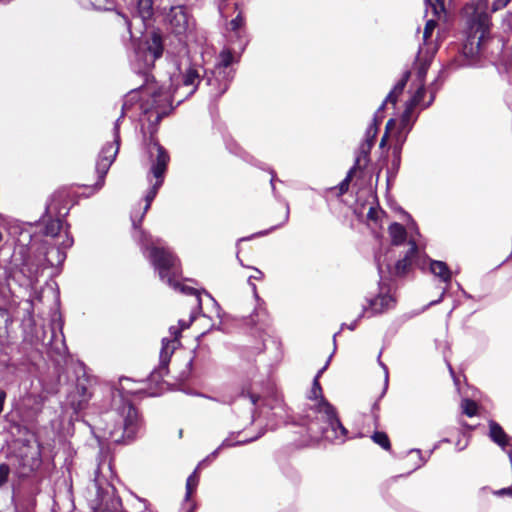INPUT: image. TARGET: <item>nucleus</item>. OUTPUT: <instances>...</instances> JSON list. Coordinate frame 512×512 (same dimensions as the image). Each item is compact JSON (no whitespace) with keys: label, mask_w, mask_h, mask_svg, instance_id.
Listing matches in <instances>:
<instances>
[{"label":"nucleus","mask_w":512,"mask_h":512,"mask_svg":"<svg viewBox=\"0 0 512 512\" xmlns=\"http://www.w3.org/2000/svg\"><path fill=\"white\" fill-rule=\"evenodd\" d=\"M430 272L438 277L442 282L449 284L452 279V272L448 265L439 260H430Z\"/></svg>","instance_id":"obj_24"},{"label":"nucleus","mask_w":512,"mask_h":512,"mask_svg":"<svg viewBox=\"0 0 512 512\" xmlns=\"http://www.w3.org/2000/svg\"><path fill=\"white\" fill-rule=\"evenodd\" d=\"M172 32L176 35L184 34L189 27V18L183 8H173L169 17Z\"/></svg>","instance_id":"obj_21"},{"label":"nucleus","mask_w":512,"mask_h":512,"mask_svg":"<svg viewBox=\"0 0 512 512\" xmlns=\"http://www.w3.org/2000/svg\"><path fill=\"white\" fill-rule=\"evenodd\" d=\"M446 292H447V288H444L443 291L441 292L440 296L438 299L434 300V301H431L428 306H433V305H437L439 304L440 302L443 301L445 295H446Z\"/></svg>","instance_id":"obj_60"},{"label":"nucleus","mask_w":512,"mask_h":512,"mask_svg":"<svg viewBox=\"0 0 512 512\" xmlns=\"http://www.w3.org/2000/svg\"><path fill=\"white\" fill-rule=\"evenodd\" d=\"M396 126V120L391 118L387 121L386 123V127H385V133L388 134L389 131H391L392 129H394Z\"/></svg>","instance_id":"obj_59"},{"label":"nucleus","mask_w":512,"mask_h":512,"mask_svg":"<svg viewBox=\"0 0 512 512\" xmlns=\"http://www.w3.org/2000/svg\"><path fill=\"white\" fill-rule=\"evenodd\" d=\"M387 103L385 101L382 102V104L379 106L377 111L374 113L373 120L374 122L381 123L383 119L382 112L384 111Z\"/></svg>","instance_id":"obj_48"},{"label":"nucleus","mask_w":512,"mask_h":512,"mask_svg":"<svg viewBox=\"0 0 512 512\" xmlns=\"http://www.w3.org/2000/svg\"><path fill=\"white\" fill-rule=\"evenodd\" d=\"M511 0H494L492 4L493 11L504 8Z\"/></svg>","instance_id":"obj_51"},{"label":"nucleus","mask_w":512,"mask_h":512,"mask_svg":"<svg viewBox=\"0 0 512 512\" xmlns=\"http://www.w3.org/2000/svg\"><path fill=\"white\" fill-rule=\"evenodd\" d=\"M44 228L42 233L44 236L56 237L62 229V220L60 218L43 220Z\"/></svg>","instance_id":"obj_31"},{"label":"nucleus","mask_w":512,"mask_h":512,"mask_svg":"<svg viewBox=\"0 0 512 512\" xmlns=\"http://www.w3.org/2000/svg\"><path fill=\"white\" fill-rule=\"evenodd\" d=\"M427 7H430L432 13L436 17H440L441 14L445 13V0H425Z\"/></svg>","instance_id":"obj_39"},{"label":"nucleus","mask_w":512,"mask_h":512,"mask_svg":"<svg viewBox=\"0 0 512 512\" xmlns=\"http://www.w3.org/2000/svg\"><path fill=\"white\" fill-rule=\"evenodd\" d=\"M409 76H410L409 72H405L403 74L401 79H399L397 81V83L394 85V87L391 89L393 91V93H396L398 96H400L402 94V92L404 91L406 84L408 82Z\"/></svg>","instance_id":"obj_44"},{"label":"nucleus","mask_w":512,"mask_h":512,"mask_svg":"<svg viewBox=\"0 0 512 512\" xmlns=\"http://www.w3.org/2000/svg\"><path fill=\"white\" fill-rule=\"evenodd\" d=\"M206 295L209 297V299L212 301L213 303V306L215 307L216 309V313H217V317L218 318H221V313H222V308L220 307V305L218 304V302L209 294L206 292Z\"/></svg>","instance_id":"obj_55"},{"label":"nucleus","mask_w":512,"mask_h":512,"mask_svg":"<svg viewBox=\"0 0 512 512\" xmlns=\"http://www.w3.org/2000/svg\"><path fill=\"white\" fill-rule=\"evenodd\" d=\"M211 73H215L216 76H219L223 81H227V84L230 86V83L234 79L235 70L232 67L223 68L221 66L215 65L214 69L210 71Z\"/></svg>","instance_id":"obj_35"},{"label":"nucleus","mask_w":512,"mask_h":512,"mask_svg":"<svg viewBox=\"0 0 512 512\" xmlns=\"http://www.w3.org/2000/svg\"><path fill=\"white\" fill-rule=\"evenodd\" d=\"M377 269L380 276V280L378 282V293L374 296H366V304L362 306V310L358 315V319H362L364 317H374L381 315L388 310L395 307L396 299L390 293V288L387 287L386 283L383 280V269L380 263V259L376 257Z\"/></svg>","instance_id":"obj_7"},{"label":"nucleus","mask_w":512,"mask_h":512,"mask_svg":"<svg viewBox=\"0 0 512 512\" xmlns=\"http://www.w3.org/2000/svg\"><path fill=\"white\" fill-rule=\"evenodd\" d=\"M388 231H389V235L392 239L393 245L398 246L405 242L406 237H407V232H406L405 227L402 224L394 222V223L390 224Z\"/></svg>","instance_id":"obj_30"},{"label":"nucleus","mask_w":512,"mask_h":512,"mask_svg":"<svg viewBox=\"0 0 512 512\" xmlns=\"http://www.w3.org/2000/svg\"><path fill=\"white\" fill-rule=\"evenodd\" d=\"M137 506L136 511L137 512H146L147 510V501L144 499L136 498Z\"/></svg>","instance_id":"obj_52"},{"label":"nucleus","mask_w":512,"mask_h":512,"mask_svg":"<svg viewBox=\"0 0 512 512\" xmlns=\"http://www.w3.org/2000/svg\"><path fill=\"white\" fill-rule=\"evenodd\" d=\"M202 76H200L199 69L195 67H188L183 73H182V85L180 87H176L174 89V93L178 95L179 91L181 89H187V91L184 93V96L180 97L177 100V104H181L185 98L190 97L195 93L197 90V87L199 85H202Z\"/></svg>","instance_id":"obj_14"},{"label":"nucleus","mask_w":512,"mask_h":512,"mask_svg":"<svg viewBox=\"0 0 512 512\" xmlns=\"http://www.w3.org/2000/svg\"><path fill=\"white\" fill-rule=\"evenodd\" d=\"M244 25L245 19L241 13H238V15L229 22V29L232 33L230 42L237 45L239 53H243L248 44V39H246L245 31L243 30Z\"/></svg>","instance_id":"obj_18"},{"label":"nucleus","mask_w":512,"mask_h":512,"mask_svg":"<svg viewBox=\"0 0 512 512\" xmlns=\"http://www.w3.org/2000/svg\"><path fill=\"white\" fill-rule=\"evenodd\" d=\"M138 90L140 89H132L125 95L121 109V117H124L130 107H132L134 103L138 101Z\"/></svg>","instance_id":"obj_34"},{"label":"nucleus","mask_w":512,"mask_h":512,"mask_svg":"<svg viewBox=\"0 0 512 512\" xmlns=\"http://www.w3.org/2000/svg\"><path fill=\"white\" fill-rule=\"evenodd\" d=\"M259 396L257 394H254V393H245L244 391L241 393V395L239 396V399H238V402H241V401H248V404H249V419H250V424H253L254 421H255V416H254V413H255V405L257 403V401L259 400Z\"/></svg>","instance_id":"obj_32"},{"label":"nucleus","mask_w":512,"mask_h":512,"mask_svg":"<svg viewBox=\"0 0 512 512\" xmlns=\"http://www.w3.org/2000/svg\"><path fill=\"white\" fill-rule=\"evenodd\" d=\"M42 464L41 448L39 444H23L18 452V473L20 477H28L40 468Z\"/></svg>","instance_id":"obj_10"},{"label":"nucleus","mask_w":512,"mask_h":512,"mask_svg":"<svg viewBox=\"0 0 512 512\" xmlns=\"http://www.w3.org/2000/svg\"><path fill=\"white\" fill-rule=\"evenodd\" d=\"M85 382H88V380L87 379L82 380L80 378L77 379L76 391H77L78 395L80 396L79 405H81L82 403H86L88 401V399L90 398V392H89L88 386L86 385Z\"/></svg>","instance_id":"obj_37"},{"label":"nucleus","mask_w":512,"mask_h":512,"mask_svg":"<svg viewBox=\"0 0 512 512\" xmlns=\"http://www.w3.org/2000/svg\"><path fill=\"white\" fill-rule=\"evenodd\" d=\"M133 55L131 56V67L133 71L144 78V84L139 87L142 102L144 120L148 122L150 139L148 144L157 141L154 134L158 130L160 121L174 109L173 101L177 94L171 91V87L158 86L153 84L154 77L150 74L154 63L163 55L164 45L159 31L153 30L144 41L132 42Z\"/></svg>","instance_id":"obj_1"},{"label":"nucleus","mask_w":512,"mask_h":512,"mask_svg":"<svg viewBox=\"0 0 512 512\" xmlns=\"http://www.w3.org/2000/svg\"><path fill=\"white\" fill-rule=\"evenodd\" d=\"M99 501L109 512H122V502L120 497L114 494V489L111 488V495L106 491L105 495H101L98 491Z\"/></svg>","instance_id":"obj_25"},{"label":"nucleus","mask_w":512,"mask_h":512,"mask_svg":"<svg viewBox=\"0 0 512 512\" xmlns=\"http://www.w3.org/2000/svg\"><path fill=\"white\" fill-rule=\"evenodd\" d=\"M332 355L333 353L329 356L328 360L326 361L325 365L320 369L318 370L317 374L315 375L314 378H317V380L319 381L321 375L326 371V369L328 368L329 366V363H330V360L332 358Z\"/></svg>","instance_id":"obj_57"},{"label":"nucleus","mask_w":512,"mask_h":512,"mask_svg":"<svg viewBox=\"0 0 512 512\" xmlns=\"http://www.w3.org/2000/svg\"><path fill=\"white\" fill-rule=\"evenodd\" d=\"M202 81V85L208 87V93L212 98L221 97L229 88L227 81H223L219 76H216L215 73H211L210 71L205 70Z\"/></svg>","instance_id":"obj_20"},{"label":"nucleus","mask_w":512,"mask_h":512,"mask_svg":"<svg viewBox=\"0 0 512 512\" xmlns=\"http://www.w3.org/2000/svg\"><path fill=\"white\" fill-rule=\"evenodd\" d=\"M10 475V467L7 463L0 464V488H2L8 481Z\"/></svg>","instance_id":"obj_46"},{"label":"nucleus","mask_w":512,"mask_h":512,"mask_svg":"<svg viewBox=\"0 0 512 512\" xmlns=\"http://www.w3.org/2000/svg\"><path fill=\"white\" fill-rule=\"evenodd\" d=\"M147 150L151 164L149 173L147 175V180L151 183V187L145 195L146 204L143 209V213L138 220V223L134 219V216H131L134 229H138V225L141 223L145 213L149 210L151 203L163 185L164 176L170 161V156L167 150L158 141H153L150 144H147Z\"/></svg>","instance_id":"obj_5"},{"label":"nucleus","mask_w":512,"mask_h":512,"mask_svg":"<svg viewBox=\"0 0 512 512\" xmlns=\"http://www.w3.org/2000/svg\"><path fill=\"white\" fill-rule=\"evenodd\" d=\"M379 125L380 123L372 121V123L366 129L365 142L361 146V155L358 156L361 157V159L363 158L365 161H367L368 154L374 145Z\"/></svg>","instance_id":"obj_23"},{"label":"nucleus","mask_w":512,"mask_h":512,"mask_svg":"<svg viewBox=\"0 0 512 512\" xmlns=\"http://www.w3.org/2000/svg\"><path fill=\"white\" fill-rule=\"evenodd\" d=\"M409 244L410 248L407 250L404 257L395 263L393 268L390 264L387 265V269L390 274L398 277L404 276L415 262L416 257L418 256V246L415 241H410Z\"/></svg>","instance_id":"obj_16"},{"label":"nucleus","mask_w":512,"mask_h":512,"mask_svg":"<svg viewBox=\"0 0 512 512\" xmlns=\"http://www.w3.org/2000/svg\"><path fill=\"white\" fill-rule=\"evenodd\" d=\"M60 344H61V347H54L52 339L49 341V345H51L52 349H55L57 351V353L61 355V354L65 353V351H66V346H65V342H64L63 338H62Z\"/></svg>","instance_id":"obj_54"},{"label":"nucleus","mask_w":512,"mask_h":512,"mask_svg":"<svg viewBox=\"0 0 512 512\" xmlns=\"http://www.w3.org/2000/svg\"><path fill=\"white\" fill-rule=\"evenodd\" d=\"M308 398L311 400H316L318 402H321L322 399H326L323 396L322 387L320 385V382L317 380V378L313 379L312 388L309 392Z\"/></svg>","instance_id":"obj_40"},{"label":"nucleus","mask_w":512,"mask_h":512,"mask_svg":"<svg viewBox=\"0 0 512 512\" xmlns=\"http://www.w3.org/2000/svg\"><path fill=\"white\" fill-rule=\"evenodd\" d=\"M489 436L493 442L503 449L508 444V435L503 428L495 421L489 422Z\"/></svg>","instance_id":"obj_26"},{"label":"nucleus","mask_w":512,"mask_h":512,"mask_svg":"<svg viewBox=\"0 0 512 512\" xmlns=\"http://www.w3.org/2000/svg\"><path fill=\"white\" fill-rule=\"evenodd\" d=\"M426 94V90L424 85H421L414 95L411 97L409 101L406 102V105L410 106L411 108H415L416 106L420 105L424 96Z\"/></svg>","instance_id":"obj_42"},{"label":"nucleus","mask_w":512,"mask_h":512,"mask_svg":"<svg viewBox=\"0 0 512 512\" xmlns=\"http://www.w3.org/2000/svg\"><path fill=\"white\" fill-rule=\"evenodd\" d=\"M221 449H222V448H220V446H219V447H217V448H216V449H215V450H214L210 455H208V456L206 457V459H204V460H203L199 465H201L202 463H204V462H206V461H208V460H210V459H214V458H216V457L218 456V454H219V452H220V450H221Z\"/></svg>","instance_id":"obj_61"},{"label":"nucleus","mask_w":512,"mask_h":512,"mask_svg":"<svg viewBox=\"0 0 512 512\" xmlns=\"http://www.w3.org/2000/svg\"><path fill=\"white\" fill-rule=\"evenodd\" d=\"M417 118L418 115H414V109L405 105V109L400 117L399 127L396 132V140L397 142H400V146H403Z\"/></svg>","instance_id":"obj_19"},{"label":"nucleus","mask_w":512,"mask_h":512,"mask_svg":"<svg viewBox=\"0 0 512 512\" xmlns=\"http://www.w3.org/2000/svg\"><path fill=\"white\" fill-rule=\"evenodd\" d=\"M269 173L271 174L270 185H271V189H272V193H273L274 197H275L277 200H279V201H284V203H285L286 211H285V214H284V216H283V220H282V222H281L280 224L275 225V226H273V227H271V228H269V229H267V230L259 231V232H257V233H254V234L250 235V236H247V237H242V238L238 239V242L248 241V240L253 239V238H255V237L265 236V235H267L268 233H270L271 231H273V230H275V229H277V228H279V227H281V226L285 225V224L288 222V220H289V215H290V208H289V204H288V202H287V201H285V200L281 197V195H279V193L277 192L276 187H275V182H276V180H277V179H276V173H275V171H274L273 169H271V168L269 169Z\"/></svg>","instance_id":"obj_17"},{"label":"nucleus","mask_w":512,"mask_h":512,"mask_svg":"<svg viewBox=\"0 0 512 512\" xmlns=\"http://www.w3.org/2000/svg\"><path fill=\"white\" fill-rule=\"evenodd\" d=\"M461 406L463 409V413L466 414L468 417H473L476 415L477 404L475 403V401L468 398L463 399Z\"/></svg>","instance_id":"obj_43"},{"label":"nucleus","mask_w":512,"mask_h":512,"mask_svg":"<svg viewBox=\"0 0 512 512\" xmlns=\"http://www.w3.org/2000/svg\"><path fill=\"white\" fill-rule=\"evenodd\" d=\"M171 335L174 337L173 339L163 338L162 339V347L159 355V365L156 367L149 375V380L151 382L158 383L164 376L168 374V365L171 359V356L176 349L178 344V337L180 335V329L175 326H171L169 329Z\"/></svg>","instance_id":"obj_9"},{"label":"nucleus","mask_w":512,"mask_h":512,"mask_svg":"<svg viewBox=\"0 0 512 512\" xmlns=\"http://www.w3.org/2000/svg\"><path fill=\"white\" fill-rule=\"evenodd\" d=\"M134 237L138 241L142 252L149 259L157 271L160 280L174 290H180L187 295H195L198 308H201V299L198 291L189 286L181 285L178 281L180 263L178 257L168 247L160 245V240L144 230H137Z\"/></svg>","instance_id":"obj_3"},{"label":"nucleus","mask_w":512,"mask_h":512,"mask_svg":"<svg viewBox=\"0 0 512 512\" xmlns=\"http://www.w3.org/2000/svg\"><path fill=\"white\" fill-rule=\"evenodd\" d=\"M374 443L382 447L384 450L389 451L391 449V443L388 435L382 431H376L371 436Z\"/></svg>","instance_id":"obj_36"},{"label":"nucleus","mask_w":512,"mask_h":512,"mask_svg":"<svg viewBox=\"0 0 512 512\" xmlns=\"http://www.w3.org/2000/svg\"><path fill=\"white\" fill-rule=\"evenodd\" d=\"M37 228V224L31 223L25 231L19 235L15 243L20 248V251L26 253V249L32 244V242L40 239V235L37 233Z\"/></svg>","instance_id":"obj_22"},{"label":"nucleus","mask_w":512,"mask_h":512,"mask_svg":"<svg viewBox=\"0 0 512 512\" xmlns=\"http://www.w3.org/2000/svg\"><path fill=\"white\" fill-rule=\"evenodd\" d=\"M378 363L379 365L383 368L384 370V382H385V387H384V390L381 394L380 397H382L385 392H386V389H387V386H388V380H389V372H388V367L380 360V355L378 356Z\"/></svg>","instance_id":"obj_47"},{"label":"nucleus","mask_w":512,"mask_h":512,"mask_svg":"<svg viewBox=\"0 0 512 512\" xmlns=\"http://www.w3.org/2000/svg\"><path fill=\"white\" fill-rule=\"evenodd\" d=\"M310 438L324 439L330 443L343 444L348 439V430L342 424L337 409L327 400L307 407L301 418Z\"/></svg>","instance_id":"obj_4"},{"label":"nucleus","mask_w":512,"mask_h":512,"mask_svg":"<svg viewBox=\"0 0 512 512\" xmlns=\"http://www.w3.org/2000/svg\"><path fill=\"white\" fill-rule=\"evenodd\" d=\"M95 10L110 11L115 7V0H89Z\"/></svg>","instance_id":"obj_41"},{"label":"nucleus","mask_w":512,"mask_h":512,"mask_svg":"<svg viewBox=\"0 0 512 512\" xmlns=\"http://www.w3.org/2000/svg\"><path fill=\"white\" fill-rule=\"evenodd\" d=\"M436 26H437L436 20L430 19L426 22L424 32H423L424 46H427V41L430 39Z\"/></svg>","instance_id":"obj_45"},{"label":"nucleus","mask_w":512,"mask_h":512,"mask_svg":"<svg viewBox=\"0 0 512 512\" xmlns=\"http://www.w3.org/2000/svg\"><path fill=\"white\" fill-rule=\"evenodd\" d=\"M241 54L242 53H239V50L236 51L234 49V51H232L231 49L229 48H224L220 53H219V56H218V62H217V66H221L223 67L224 69L227 68V67H231V65L235 62H239L240 60V57H241Z\"/></svg>","instance_id":"obj_28"},{"label":"nucleus","mask_w":512,"mask_h":512,"mask_svg":"<svg viewBox=\"0 0 512 512\" xmlns=\"http://www.w3.org/2000/svg\"><path fill=\"white\" fill-rule=\"evenodd\" d=\"M397 147L394 148V160L393 165L398 168L400 164V151L402 149V146H400V142H397Z\"/></svg>","instance_id":"obj_50"},{"label":"nucleus","mask_w":512,"mask_h":512,"mask_svg":"<svg viewBox=\"0 0 512 512\" xmlns=\"http://www.w3.org/2000/svg\"><path fill=\"white\" fill-rule=\"evenodd\" d=\"M124 117H119L113 127V142L105 144L98 155L96 161V172L98 175V179L94 184L95 190H100L105 183V177L114 162L120 146V122Z\"/></svg>","instance_id":"obj_8"},{"label":"nucleus","mask_w":512,"mask_h":512,"mask_svg":"<svg viewBox=\"0 0 512 512\" xmlns=\"http://www.w3.org/2000/svg\"><path fill=\"white\" fill-rule=\"evenodd\" d=\"M30 223L15 221L8 226V233L16 241L19 235L29 226Z\"/></svg>","instance_id":"obj_38"},{"label":"nucleus","mask_w":512,"mask_h":512,"mask_svg":"<svg viewBox=\"0 0 512 512\" xmlns=\"http://www.w3.org/2000/svg\"><path fill=\"white\" fill-rule=\"evenodd\" d=\"M491 38V18L486 12L475 11L467 20L463 54L466 57L486 56Z\"/></svg>","instance_id":"obj_6"},{"label":"nucleus","mask_w":512,"mask_h":512,"mask_svg":"<svg viewBox=\"0 0 512 512\" xmlns=\"http://www.w3.org/2000/svg\"><path fill=\"white\" fill-rule=\"evenodd\" d=\"M154 14L153 0H137L133 18L130 20L127 16H123L125 24L127 25L130 38L134 39L135 36L132 32L134 22L139 21L145 28L149 25V22Z\"/></svg>","instance_id":"obj_12"},{"label":"nucleus","mask_w":512,"mask_h":512,"mask_svg":"<svg viewBox=\"0 0 512 512\" xmlns=\"http://www.w3.org/2000/svg\"><path fill=\"white\" fill-rule=\"evenodd\" d=\"M398 95L396 93H393V91L391 90L388 95L385 97L384 101L385 103H391L393 105H395L398 101Z\"/></svg>","instance_id":"obj_53"},{"label":"nucleus","mask_w":512,"mask_h":512,"mask_svg":"<svg viewBox=\"0 0 512 512\" xmlns=\"http://www.w3.org/2000/svg\"><path fill=\"white\" fill-rule=\"evenodd\" d=\"M221 449H222V448H220V446H219V447H217V448H216V449H215V450H214L210 455H208V456L206 457V459H204V460H203L199 465H201L202 463H204V462H206V461H208V460H210V459H214V458H216V457L218 456V454H219V452H220V450H221Z\"/></svg>","instance_id":"obj_62"},{"label":"nucleus","mask_w":512,"mask_h":512,"mask_svg":"<svg viewBox=\"0 0 512 512\" xmlns=\"http://www.w3.org/2000/svg\"><path fill=\"white\" fill-rule=\"evenodd\" d=\"M74 239L66 232V238L60 246L51 247L47 250L44 261L50 267L62 266L66 259V250L72 247Z\"/></svg>","instance_id":"obj_15"},{"label":"nucleus","mask_w":512,"mask_h":512,"mask_svg":"<svg viewBox=\"0 0 512 512\" xmlns=\"http://www.w3.org/2000/svg\"><path fill=\"white\" fill-rule=\"evenodd\" d=\"M361 157H357L355 160V164L350 168L348 171L346 177L335 187L330 188V191H335L337 196H342L345 194L348 189L351 182V179L353 177V174L357 170V168L360 166Z\"/></svg>","instance_id":"obj_27"},{"label":"nucleus","mask_w":512,"mask_h":512,"mask_svg":"<svg viewBox=\"0 0 512 512\" xmlns=\"http://www.w3.org/2000/svg\"><path fill=\"white\" fill-rule=\"evenodd\" d=\"M414 452H415V453H417V455H418V457H419V461H420V463H419V464L414 468V470H416V469H418V468L422 467V466L427 462L428 458H424V457L422 456V452H421V450H420V449L413 448V449H411V450L409 451V453H414Z\"/></svg>","instance_id":"obj_49"},{"label":"nucleus","mask_w":512,"mask_h":512,"mask_svg":"<svg viewBox=\"0 0 512 512\" xmlns=\"http://www.w3.org/2000/svg\"><path fill=\"white\" fill-rule=\"evenodd\" d=\"M20 254L22 256L20 272L27 278L30 284L37 282L39 276L47 267L44 258L41 259L40 257L36 256L32 257L30 255H26V253L23 251H20Z\"/></svg>","instance_id":"obj_13"},{"label":"nucleus","mask_w":512,"mask_h":512,"mask_svg":"<svg viewBox=\"0 0 512 512\" xmlns=\"http://www.w3.org/2000/svg\"><path fill=\"white\" fill-rule=\"evenodd\" d=\"M199 483L198 468H196L186 480V493L184 502L191 500L192 494L196 490Z\"/></svg>","instance_id":"obj_33"},{"label":"nucleus","mask_w":512,"mask_h":512,"mask_svg":"<svg viewBox=\"0 0 512 512\" xmlns=\"http://www.w3.org/2000/svg\"><path fill=\"white\" fill-rule=\"evenodd\" d=\"M188 507L185 508L184 512H194V509H195V504L188 501Z\"/></svg>","instance_id":"obj_64"},{"label":"nucleus","mask_w":512,"mask_h":512,"mask_svg":"<svg viewBox=\"0 0 512 512\" xmlns=\"http://www.w3.org/2000/svg\"><path fill=\"white\" fill-rule=\"evenodd\" d=\"M359 320L360 319H358V317H357L352 323L347 324V329L354 331L358 325Z\"/></svg>","instance_id":"obj_63"},{"label":"nucleus","mask_w":512,"mask_h":512,"mask_svg":"<svg viewBox=\"0 0 512 512\" xmlns=\"http://www.w3.org/2000/svg\"><path fill=\"white\" fill-rule=\"evenodd\" d=\"M128 378H120V388H115L111 393V408L103 415L104 426L100 436L106 441L115 444H127L136 439L142 429V418L136 407L124 395L123 381Z\"/></svg>","instance_id":"obj_2"},{"label":"nucleus","mask_w":512,"mask_h":512,"mask_svg":"<svg viewBox=\"0 0 512 512\" xmlns=\"http://www.w3.org/2000/svg\"><path fill=\"white\" fill-rule=\"evenodd\" d=\"M379 411V401H375L371 407V412H372V415H373V418L375 421L378 420V414L377 412Z\"/></svg>","instance_id":"obj_58"},{"label":"nucleus","mask_w":512,"mask_h":512,"mask_svg":"<svg viewBox=\"0 0 512 512\" xmlns=\"http://www.w3.org/2000/svg\"><path fill=\"white\" fill-rule=\"evenodd\" d=\"M254 271L255 275H251L248 281L252 287L254 297L257 303L254 308V311L249 315L246 324L259 331H263L270 324L269 314L267 312L264 300L258 296L256 292V285L254 283H251V279L261 280L264 277V274L258 268H254Z\"/></svg>","instance_id":"obj_11"},{"label":"nucleus","mask_w":512,"mask_h":512,"mask_svg":"<svg viewBox=\"0 0 512 512\" xmlns=\"http://www.w3.org/2000/svg\"><path fill=\"white\" fill-rule=\"evenodd\" d=\"M332 355L333 353L329 356L328 360L326 361L325 365L320 369L318 370L317 374L315 375L314 378H317V380L319 381L321 375L326 371V369L328 368L329 366V363H330V360L332 358Z\"/></svg>","instance_id":"obj_56"},{"label":"nucleus","mask_w":512,"mask_h":512,"mask_svg":"<svg viewBox=\"0 0 512 512\" xmlns=\"http://www.w3.org/2000/svg\"><path fill=\"white\" fill-rule=\"evenodd\" d=\"M265 432H266V429L262 428L257 435H255L253 437L237 440V441H233L232 436H234L235 434L239 435L240 432H237V433L232 432L229 437L225 438L222 441V443L220 444V448H223V449L231 448V447L241 446V445H245V444L254 442L257 439H259L260 437H262L265 434Z\"/></svg>","instance_id":"obj_29"}]
</instances>
